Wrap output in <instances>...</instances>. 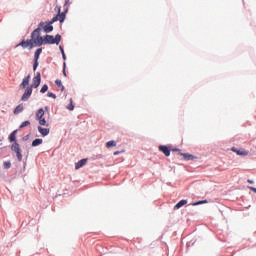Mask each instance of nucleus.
Here are the masks:
<instances>
[{"instance_id": "0eeeda50", "label": "nucleus", "mask_w": 256, "mask_h": 256, "mask_svg": "<svg viewBox=\"0 0 256 256\" xmlns=\"http://www.w3.org/2000/svg\"><path fill=\"white\" fill-rule=\"evenodd\" d=\"M39 85H41V73H37V75L36 76H34V78H33V82H32V84H31V88L33 89H37V87H39Z\"/></svg>"}, {"instance_id": "aec40b11", "label": "nucleus", "mask_w": 256, "mask_h": 256, "mask_svg": "<svg viewBox=\"0 0 256 256\" xmlns=\"http://www.w3.org/2000/svg\"><path fill=\"white\" fill-rule=\"evenodd\" d=\"M106 147L109 149L111 147H117V142H115L114 140H110L106 143Z\"/></svg>"}, {"instance_id": "2f4dec72", "label": "nucleus", "mask_w": 256, "mask_h": 256, "mask_svg": "<svg viewBox=\"0 0 256 256\" xmlns=\"http://www.w3.org/2000/svg\"><path fill=\"white\" fill-rule=\"evenodd\" d=\"M248 183H250V185H253V180H248Z\"/></svg>"}, {"instance_id": "c756f323", "label": "nucleus", "mask_w": 256, "mask_h": 256, "mask_svg": "<svg viewBox=\"0 0 256 256\" xmlns=\"http://www.w3.org/2000/svg\"><path fill=\"white\" fill-rule=\"evenodd\" d=\"M248 188L250 189V191H254V193H256V188L255 187L249 186Z\"/></svg>"}, {"instance_id": "7c9ffc66", "label": "nucleus", "mask_w": 256, "mask_h": 256, "mask_svg": "<svg viewBox=\"0 0 256 256\" xmlns=\"http://www.w3.org/2000/svg\"><path fill=\"white\" fill-rule=\"evenodd\" d=\"M121 151H116L114 152V155L117 156V155H120Z\"/></svg>"}, {"instance_id": "cd10ccee", "label": "nucleus", "mask_w": 256, "mask_h": 256, "mask_svg": "<svg viewBox=\"0 0 256 256\" xmlns=\"http://www.w3.org/2000/svg\"><path fill=\"white\" fill-rule=\"evenodd\" d=\"M48 97H51L52 99H57V96L53 94V92H48Z\"/></svg>"}, {"instance_id": "72a5a7b5", "label": "nucleus", "mask_w": 256, "mask_h": 256, "mask_svg": "<svg viewBox=\"0 0 256 256\" xmlns=\"http://www.w3.org/2000/svg\"><path fill=\"white\" fill-rule=\"evenodd\" d=\"M173 151H179V149H174Z\"/></svg>"}, {"instance_id": "39448f33", "label": "nucleus", "mask_w": 256, "mask_h": 256, "mask_svg": "<svg viewBox=\"0 0 256 256\" xmlns=\"http://www.w3.org/2000/svg\"><path fill=\"white\" fill-rule=\"evenodd\" d=\"M65 13H67V9L65 10V12L61 13V7H58V15L53 17L52 20L50 21V23H55L57 21H59L60 23H63V21H65V17H66Z\"/></svg>"}, {"instance_id": "393cba45", "label": "nucleus", "mask_w": 256, "mask_h": 256, "mask_svg": "<svg viewBox=\"0 0 256 256\" xmlns=\"http://www.w3.org/2000/svg\"><path fill=\"white\" fill-rule=\"evenodd\" d=\"M49 89V86H47V84L43 85L41 90H40V93H47V90Z\"/></svg>"}, {"instance_id": "bb28decb", "label": "nucleus", "mask_w": 256, "mask_h": 256, "mask_svg": "<svg viewBox=\"0 0 256 256\" xmlns=\"http://www.w3.org/2000/svg\"><path fill=\"white\" fill-rule=\"evenodd\" d=\"M60 51H61V53H62L63 59H64V60L67 59V56H65V50H63V47H61V46H60Z\"/></svg>"}, {"instance_id": "b1692460", "label": "nucleus", "mask_w": 256, "mask_h": 256, "mask_svg": "<svg viewBox=\"0 0 256 256\" xmlns=\"http://www.w3.org/2000/svg\"><path fill=\"white\" fill-rule=\"evenodd\" d=\"M207 203V200H201V201H198V202H194L192 203L193 207L197 206V205H203Z\"/></svg>"}, {"instance_id": "412c9836", "label": "nucleus", "mask_w": 256, "mask_h": 256, "mask_svg": "<svg viewBox=\"0 0 256 256\" xmlns=\"http://www.w3.org/2000/svg\"><path fill=\"white\" fill-rule=\"evenodd\" d=\"M68 111H73L75 109V106L73 105V98H70V104L66 107Z\"/></svg>"}, {"instance_id": "dca6fc26", "label": "nucleus", "mask_w": 256, "mask_h": 256, "mask_svg": "<svg viewBox=\"0 0 256 256\" xmlns=\"http://www.w3.org/2000/svg\"><path fill=\"white\" fill-rule=\"evenodd\" d=\"M9 141L10 143H13V141H17V130H14L10 136H9Z\"/></svg>"}, {"instance_id": "f257e3e1", "label": "nucleus", "mask_w": 256, "mask_h": 256, "mask_svg": "<svg viewBox=\"0 0 256 256\" xmlns=\"http://www.w3.org/2000/svg\"><path fill=\"white\" fill-rule=\"evenodd\" d=\"M44 23L40 22L38 25V28H36L32 34L30 40H22L19 44L16 45V47H22L23 49H33L36 45V47H41L43 44V37H41V28L43 27Z\"/></svg>"}, {"instance_id": "20e7f679", "label": "nucleus", "mask_w": 256, "mask_h": 256, "mask_svg": "<svg viewBox=\"0 0 256 256\" xmlns=\"http://www.w3.org/2000/svg\"><path fill=\"white\" fill-rule=\"evenodd\" d=\"M11 151H14V153H16L18 161H23V154H21V146L19 145V143L14 142L11 145Z\"/></svg>"}, {"instance_id": "c85d7f7f", "label": "nucleus", "mask_w": 256, "mask_h": 256, "mask_svg": "<svg viewBox=\"0 0 256 256\" xmlns=\"http://www.w3.org/2000/svg\"><path fill=\"white\" fill-rule=\"evenodd\" d=\"M65 69H66V64L64 63L63 75H64V77H67V72L65 71Z\"/></svg>"}, {"instance_id": "ddd939ff", "label": "nucleus", "mask_w": 256, "mask_h": 256, "mask_svg": "<svg viewBox=\"0 0 256 256\" xmlns=\"http://www.w3.org/2000/svg\"><path fill=\"white\" fill-rule=\"evenodd\" d=\"M38 131L43 137H47V135L50 133L49 128H43L41 126H38Z\"/></svg>"}, {"instance_id": "7ed1b4c3", "label": "nucleus", "mask_w": 256, "mask_h": 256, "mask_svg": "<svg viewBox=\"0 0 256 256\" xmlns=\"http://www.w3.org/2000/svg\"><path fill=\"white\" fill-rule=\"evenodd\" d=\"M44 116H45V110H43V108H40L36 112V119L37 121H39V125H42L43 127H49V124H47V120H45Z\"/></svg>"}, {"instance_id": "a211bd4d", "label": "nucleus", "mask_w": 256, "mask_h": 256, "mask_svg": "<svg viewBox=\"0 0 256 256\" xmlns=\"http://www.w3.org/2000/svg\"><path fill=\"white\" fill-rule=\"evenodd\" d=\"M183 205H187V200H181V201H179V202L174 206V209H181V207H183Z\"/></svg>"}, {"instance_id": "4468645a", "label": "nucleus", "mask_w": 256, "mask_h": 256, "mask_svg": "<svg viewBox=\"0 0 256 256\" xmlns=\"http://www.w3.org/2000/svg\"><path fill=\"white\" fill-rule=\"evenodd\" d=\"M180 155L185 159V161H193V159H197V157L187 153H180Z\"/></svg>"}, {"instance_id": "1a4fd4ad", "label": "nucleus", "mask_w": 256, "mask_h": 256, "mask_svg": "<svg viewBox=\"0 0 256 256\" xmlns=\"http://www.w3.org/2000/svg\"><path fill=\"white\" fill-rule=\"evenodd\" d=\"M231 150L233 151V153H237L238 155H241L242 157H247V155H249V151H247L245 149H237L235 147H232Z\"/></svg>"}, {"instance_id": "f03ea898", "label": "nucleus", "mask_w": 256, "mask_h": 256, "mask_svg": "<svg viewBox=\"0 0 256 256\" xmlns=\"http://www.w3.org/2000/svg\"><path fill=\"white\" fill-rule=\"evenodd\" d=\"M43 43L46 45H59V43H61V36L57 34L54 38L53 35H46L43 39Z\"/></svg>"}, {"instance_id": "f3484780", "label": "nucleus", "mask_w": 256, "mask_h": 256, "mask_svg": "<svg viewBox=\"0 0 256 256\" xmlns=\"http://www.w3.org/2000/svg\"><path fill=\"white\" fill-rule=\"evenodd\" d=\"M42 144H43V139L37 138V139L33 140L32 147H38V145H42Z\"/></svg>"}, {"instance_id": "9d476101", "label": "nucleus", "mask_w": 256, "mask_h": 256, "mask_svg": "<svg viewBox=\"0 0 256 256\" xmlns=\"http://www.w3.org/2000/svg\"><path fill=\"white\" fill-rule=\"evenodd\" d=\"M29 81H31V75L26 76L23 80L22 83L20 84L21 89H27L29 86Z\"/></svg>"}, {"instance_id": "5701e85b", "label": "nucleus", "mask_w": 256, "mask_h": 256, "mask_svg": "<svg viewBox=\"0 0 256 256\" xmlns=\"http://www.w3.org/2000/svg\"><path fill=\"white\" fill-rule=\"evenodd\" d=\"M29 125H31L30 121H24L21 125H20V129H23L24 127H29Z\"/></svg>"}, {"instance_id": "2eb2a0df", "label": "nucleus", "mask_w": 256, "mask_h": 256, "mask_svg": "<svg viewBox=\"0 0 256 256\" xmlns=\"http://www.w3.org/2000/svg\"><path fill=\"white\" fill-rule=\"evenodd\" d=\"M84 165H87V159H82L75 164V169H81Z\"/></svg>"}, {"instance_id": "f8f14e48", "label": "nucleus", "mask_w": 256, "mask_h": 256, "mask_svg": "<svg viewBox=\"0 0 256 256\" xmlns=\"http://www.w3.org/2000/svg\"><path fill=\"white\" fill-rule=\"evenodd\" d=\"M44 29L45 33H51V31H53V23L49 22L48 24H43V26L41 27V29Z\"/></svg>"}, {"instance_id": "4be33fe9", "label": "nucleus", "mask_w": 256, "mask_h": 256, "mask_svg": "<svg viewBox=\"0 0 256 256\" xmlns=\"http://www.w3.org/2000/svg\"><path fill=\"white\" fill-rule=\"evenodd\" d=\"M55 84L57 85V87H61L62 91L65 90V86H63V83L61 82V80L57 79L55 81Z\"/></svg>"}, {"instance_id": "6e6552de", "label": "nucleus", "mask_w": 256, "mask_h": 256, "mask_svg": "<svg viewBox=\"0 0 256 256\" xmlns=\"http://www.w3.org/2000/svg\"><path fill=\"white\" fill-rule=\"evenodd\" d=\"M25 92L22 95L21 101H27L29 97L33 94V88L31 86H28L27 88H24Z\"/></svg>"}, {"instance_id": "6ab92c4d", "label": "nucleus", "mask_w": 256, "mask_h": 256, "mask_svg": "<svg viewBox=\"0 0 256 256\" xmlns=\"http://www.w3.org/2000/svg\"><path fill=\"white\" fill-rule=\"evenodd\" d=\"M23 111V104L18 105L15 109H14V115H19V113H22Z\"/></svg>"}, {"instance_id": "a878e982", "label": "nucleus", "mask_w": 256, "mask_h": 256, "mask_svg": "<svg viewBox=\"0 0 256 256\" xmlns=\"http://www.w3.org/2000/svg\"><path fill=\"white\" fill-rule=\"evenodd\" d=\"M11 168V162H4V169H10Z\"/></svg>"}, {"instance_id": "473e14b6", "label": "nucleus", "mask_w": 256, "mask_h": 256, "mask_svg": "<svg viewBox=\"0 0 256 256\" xmlns=\"http://www.w3.org/2000/svg\"><path fill=\"white\" fill-rule=\"evenodd\" d=\"M68 3H69V0H66V1H65V5H67Z\"/></svg>"}, {"instance_id": "423d86ee", "label": "nucleus", "mask_w": 256, "mask_h": 256, "mask_svg": "<svg viewBox=\"0 0 256 256\" xmlns=\"http://www.w3.org/2000/svg\"><path fill=\"white\" fill-rule=\"evenodd\" d=\"M43 53V49L38 48L34 54V65H33V71H37V67H39V57Z\"/></svg>"}, {"instance_id": "9b49d317", "label": "nucleus", "mask_w": 256, "mask_h": 256, "mask_svg": "<svg viewBox=\"0 0 256 256\" xmlns=\"http://www.w3.org/2000/svg\"><path fill=\"white\" fill-rule=\"evenodd\" d=\"M159 151L164 153L166 157H169V155H171V150L167 146H159Z\"/></svg>"}]
</instances>
